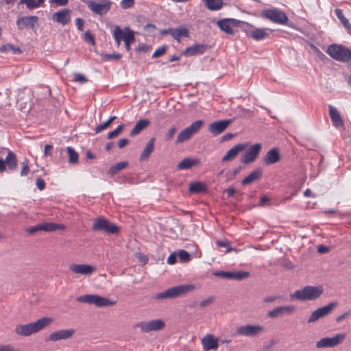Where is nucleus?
Instances as JSON below:
<instances>
[{
	"mask_svg": "<svg viewBox=\"0 0 351 351\" xmlns=\"http://www.w3.org/2000/svg\"><path fill=\"white\" fill-rule=\"evenodd\" d=\"M177 256L179 257L180 260L182 263L189 262L191 260L190 254L184 250H180L177 254Z\"/></svg>",
	"mask_w": 351,
	"mask_h": 351,
	"instance_id": "46",
	"label": "nucleus"
},
{
	"mask_svg": "<svg viewBox=\"0 0 351 351\" xmlns=\"http://www.w3.org/2000/svg\"><path fill=\"white\" fill-rule=\"evenodd\" d=\"M149 121L147 119H141L134 125L130 132V136H134L138 134L143 130L149 125Z\"/></svg>",
	"mask_w": 351,
	"mask_h": 351,
	"instance_id": "33",
	"label": "nucleus"
},
{
	"mask_svg": "<svg viewBox=\"0 0 351 351\" xmlns=\"http://www.w3.org/2000/svg\"><path fill=\"white\" fill-rule=\"evenodd\" d=\"M94 232H104L108 235H118L120 233V228L108 219L99 217L96 218L92 226Z\"/></svg>",
	"mask_w": 351,
	"mask_h": 351,
	"instance_id": "6",
	"label": "nucleus"
},
{
	"mask_svg": "<svg viewBox=\"0 0 351 351\" xmlns=\"http://www.w3.org/2000/svg\"><path fill=\"white\" fill-rule=\"evenodd\" d=\"M52 322V318L45 317L33 323L18 325L16 326L14 332L18 335L27 337L40 331Z\"/></svg>",
	"mask_w": 351,
	"mask_h": 351,
	"instance_id": "1",
	"label": "nucleus"
},
{
	"mask_svg": "<svg viewBox=\"0 0 351 351\" xmlns=\"http://www.w3.org/2000/svg\"><path fill=\"white\" fill-rule=\"evenodd\" d=\"M177 253L176 252H173L172 254H171L169 257L167 258V263L169 264V265H173L176 263V261H177Z\"/></svg>",
	"mask_w": 351,
	"mask_h": 351,
	"instance_id": "59",
	"label": "nucleus"
},
{
	"mask_svg": "<svg viewBox=\"0 0 351 351\" xmlns=\"http://www.w3.org/2000/svg\"><path fill=\"white\" fill-rule=\"evenodd\" d=\"M264 330L263 326L258 325H245L237 329V332L243 336H256Z\"/></svg>",
	"mask_w": 351,
	"mask_h": 351,
	"instance_id": "17",
	"label": "nucleus"
},
{
	"mask_svg": "<svg viewBox=\"0 0 351 351\" xmlns=\"http://www.w3.org/2000/svg\"><path fill=\"white\" fill-rule=\"evenodd\" d=\"M281 300V297L280 296H278V295H269V296H266L264 299H263V302L265 303H271V302H276V301H280Z\"/></svg>",
	"mask_w": 351,
	"mask_h": 351,
	"instance_id": "53",
	"label": "nucleus"
},
{
	"mask_svg": "<svg viewBox=\"0 0 351 351\" xmlns=\"http://www.w3.org/2000/svg\"><path fill=\"white\" fill-rule=\"evenodd\" d=\"M22 169L21 171L20 175L21 176H25L29 173V167L28 165V161L27 160H25L22 162Z\"/></svg>",
	"mask_w": 351,
	"mask_h": 351,
	"instance_id": "51",
	"label": "nucleus"
},
{
	"mask_svg": "<svg viewBox=\"0 0 351 351\" xmlns=\"http://www.w3.org/2000/svg\"><path fill=\"white\" fill-rule=\"evenodd\" d=\"M53 147L51 145L47 144L45 147V155L46 156H51L52 155V151H53Z\"/></svg>",
	"mask_w": 351,
	"mask_h": 351,
	"instance_id": "62",
	"label": "nucleus"
},
{
	"mask_svg": "<svg viewBox=\"0 0 351 351\" xmlns=\"http://www.w3.org/2000/svg\"><path fill=\"white\" fill-rule=\"evenodd\" d=\"M2 152H7L6 157L3 159V162L5 164V165L8 171H14L18 166L16 155L8 148H3Z\"/></svg>",
	"mask_w": 351,
	"mask_h": 351,
	"instance_id": "22",
	"label": "nucleus"
},
{
	"mask_svg": "<svg viewBox=\"0 0 351 351\" xmlns=\"http://www.w3.org/2000/svg\"><path fill=\"white\" fill-rule=\"evenodd\" d=\"M207 49L208 46L206 45L195 43L192 46L186 47L182 51V55L186 57L199 56L204 54Z\"/></svg>",
	"mask_w": 351,
	"mask_h": 351,
	"instance_id": "21",
	"label": "nucleus"
},
{
	"mask_svg": "<svg viewBox=\"0 0 351 351\" xmlns=\"http://www.w3.org/2000/svg\"><path fill=\"white\" fill-rule=\"evenodd\" d=\"M335 14L338 19L341 21L343 27L347 29L351 30V24L350 23L348 19L344 16L343 11L339 8H337L335 10Z\"/></svg>",
	"mask_w": 351,
	"mask_h": 351,
	"instance_id": "38",
	"label": "nucleus"
},
{
	"mask_svg": "<svg viewBox=\"0 0 351 351\" xmlns=\"http://www.w3.org/2000/svg\"><path fill=\"white\" fill-rule=\"evenodd\" d=\"M38 21L37 16H25L19 17L16 20V26L19 30H23L24 29H34L35 24Z\"/></svg>",
	"mask_w": 351,
	"mask_h": 351,
	"instance_id": "15",
	"label": "nucleus"
},
{
	"mask_svg": "<svg viewBox=\"0 0 351 351\" xmlns=\"http://www.w3.org/2000/svg\"><path fill=\"white\" fill-rule=\"evenodd\" d=\"M155 138H151L145 145L143 152L141 154L139 160L146 161L149 159L151 154L154 149Z\"/></svg>",
	"mask_w": 351,
	"mask_h": 351,
	"instance_id": "28",
	"label": "nucleus"
},
{
	"mask_svg": "<svg viewBox=\"0 0 351 351\" xmlns=\"http://www.w3.org/2000/svg\"><path fill=\"white\" fill-rule=\"evenodd\" d=\"M75 332L72 328L66 330H60L51 332L47 338L46 341H57L71 338Z\"/></svg>",
	"mask_w": 351,
	"mask_h": 351,
	"instance_id": "18",
	"label": "nucleus"
},
{
	"mask_svg": "<svg viewBox=\"0 0 351 351\" xmlns=\"http://www.w3.org/2000/svg\"><path fill=\"white\" fill-rule=\"evenodd\" d=\"M345 337L344 334L339 333L332 337L322 338L316 342V347L317 348H333L341 343Z\"/></svg>",
	"mask_w": 351,
	"mask_h": 351,
	"instance_id": "13",
	"label": "nucleus"
},
{
	"mask_svg": "<svg viewBox=\"0 0 351 351\" xmlns=\"http://www.w3.org/2000/svg\"><path fill=\"white\" fill-rule=\"evenodd\" d=\"M125 34V27L122 29L119 25L115 26L112 32L113 37H119V39L123 40H124V36Z\"/></svg>",
	"mask_w": 351,
	"mask_h": 351,
	"instance_id": "45",
	"label": "nucleus"
},
{
	"mask_svg": "<svg viewBox=\"0 0 351 351\" xmlns=\"http://www.w3.org/2000/svg\"><path fill=\"white\" fill-rule=\"evenodd\" d=\"M331 309L332 308H317L312 313L308 322L310 323L317 320L319 318L327 315Z\"/></svg>",
	"mask_w": 351,
	"mask_h": 351,
	"instance_id": "36",
	"label": "nucleus"
},
{
	"mask_svg": "<svg viewBox=\"0 0 351 351\" xmlns=\"http://www.w3.org/2000/svg\"><path fill=\"white\" fill-rule=\"evenodd\" d=\"M201 343L204 351L216 350L219 347V339L211 334L206 335Z\"/></svg>",
	"mask_w": 351,
	"mask_h": 351,
	"instance_id": "20",
	"label": "nucleus"
},
{
	"mask_svg": "<svg viewBox=\"0 0 351 351\" xmlns=\"http://www.w3.org/2000/svg\"><path fill=\"white\" fill-rule=\"evenodd\" d=\"M216 245L219 247H226V252H229L232 250H235L234 249L231 247L230 242H228V241H217Z\"/></svg>",
	"mask_w": 351,
	"mask_h": 351,
	"instance_id": "49",
	"label": "nucleus"
},
{
	"mask_svg": "<svg viewBox=\"0 0 351 351\" xmlns=\"http://www.w3.org/2000/svg\"><path fill=\"white\" fill-rule=\"evenodd\" d=\"M125 36H124V40L130 43H133L135 41L134 32L129 27H125Z\"/></svg>",
	"mask_w": 351,
	"mask_h": 351,
	"instance_id": "42",
	"label": "nucleus"
},
{
	"mask_svg": "<svg viewBox=\"0 0 351 351\" xmlns=\"http://www.w3.org/2000/svg\"><path fill=\"white\" fill-rule=\"evenodd\" d=\"M0 351H19L10 344L2 345L0 346Z\"/></svg>",
	"mask_w": 351,
	"mask_h": 351,
	"instance_id": "57",
	"label": "nucleus"
},
{
	"mask_svg": "<svg viewBox=\"0 0 351 351\" xmlns=\"http://www.w3.org/2000/svg\"><path fill=\"white\" fill-rule=\"evenodd\" d=\"M125 128L124 124H120L115 130L108 134L107 138L112 139L118 136Z\"/></svg>",
	"mask_w": 351,
	"mask_h": 351,
	"instance_id": "44",
	"label": "nucleus"
},
{
	"mask_svg": "<svg viewBox=\"0 0 351 351\" xmlns=\"http://www.w3.org/2000/svg\"><path fill=\"white\" fill-rule=\"evenodd\" d=\"M134 4V0H122L120 2V6L123 9H128L132 7Z\"/></svg>",
	"mask_w": 351,
	"mask_h": 351,
	"instance_id": "54",
	"label": "nucleus"
},
{
	"mask_svg": "<svg viewBox=\"0 0 351 351\" xmlns=\"http://www.w3.org/2000/svg\"><path fill=\"white\" fill-rule=\"evenodd\" d=\"M36 184L37 188L40 191H43L45 188V182L43 179L38 178L36 180Z\"/></svg>",
	"mask_w": 351,
	"mask_h": 351,
	"instance_id": "58",
	"label": "nucleus"
},
{
	"mask_svg": "<svg viewBox=\"0 0 351 351\" xmlns=\"http://www.w3.org/2000/svg\"><path fill=\"white\" fill-rule=\"evenodd\" d=\"M128 165L129 163L127 161L117 162L109 168L108 173L111 176H114L122 169L126 168Z\"/></svg>",
	"mask_w": 351,
	"mask_h": 351,
	"instance_id": "37",
	"label": "nucleus"
},
{
	"mask_svg": "<svg viewBox=\"0 0 351 351\" xmlns=\"http://www.w3.org/2000/svg\"><path fill=\"white\" fill-rule=\"evenodd\" d=\"M69 155V161L71 164H77L79 161V155L72 147L66 148Z\"/></svg>",
	"mask_w": 351,
	"mask_h": 351,
	"instance_id": "40",
	"label": "nucleus"
},
{
	"mask_svg": "<svg viewBox=\"0 0 351 351\" xmlns=\"http://www.w3.org/2000/svg\"><path fill=\"white\" fill-rule=\"evenodd\" d=\"M200 161L196 158H184L180 163L177 165V169L179 170L189 169L193 167L200 165Z\"/></svg>",
	"mask_w": 351,
	"mask_h": 351,
	"instance_id": "29",
	"label": "nucleus"
},
{
	"mask_svg": "<svg viewBox=\"0 0 351 351\" xmlns=\"http://www.w3.org/2000/svg\"><path fill=\"white\" fill-rule=\"evenodd\" d=\"M84 25V21L81 18H77L75 19V25L79 31H82Z\"/></svg>",
	"mask_w": 351,
	"mask_h": 351,
	"instance_id": "60",
	"label": "nucleus"
},
{
	"mask_svg": "<svg viewBox=\"0 0 351 351\" xmlns=\"http://www.w3.org/2000/svg\"><path fill=\"white\" fill-rule=\"evenodd\" d=\"M25 4L26 7L29 10L38 8L36 0H20L19 5Z\"/></svg>",
	"mask_w": 351,
	"mask_h": 351,
	"instance_id": "47",
	"label": "nucleus"
},
{
	"mask_svg": "<svg viewBox=\"0 0 351 351\" xmlns=\"http://www.w3.org/2000/svg\"><path fill=\"white\" fill-rule=\"evenodd\" d=\"M243 31L245 32L247 36L251 37L255 40H262L268 38L270 34L268 32H272L271 29H269L255 27L248 23L244 25Z\"/></svg>",
	"mask_w": 351,
	"mask_h": 351,
	"instance_id": "9",
	"label": "nucleus"
},
{
	"mask_svg": "<svg viewBox=\"0 0 351 351\" xmlns=\"http://www.w3.org/2000/svg\"><path fill=\"white\" fill-rule=\"evenodd\" d=\"M189 191L192 193H205L207 192L208 189L204 183L195 182L191 184Z\"/></svg>",
	"mask_w": 351,
	"mask_h": 351,
	"instance_id": "34",
	"label": "nucleus"
},
{
	"mask_svg": "<svg viewBox=\"0 0 351 351\" xmlns=\"http://www.w3.org/2000/svg\"><path fill=\"white\" fill-rule=\"evenodd\" d=\"M80 302L95 305L98 307L110 306L116 305L117 299L114 297H102L97 294H86L76 298Z\"/></svg>",
	"mask_w": 351,
	"mask_h": 351,
	"instance_id": "2",
	"label": "nucleus"
},
{
	"mask_svg": "<svg viewBox=\"0 0 351 351\" xmlns=\"http://www.w3.org/2000/svg\"><path fill=\"white\" fill-rule=\"evenodd\" d=\"M122 57L121 53H105L102 55V60L104 61H112L119 60Z\"/></svg>",
	"mask_w": 351,
	"mask_h": 351,
	"instance_id": "43",
	"label": "nucleus"
},
{
	"mask_svg": "<svg viewBox=\"0 0 351 351\" xmlns=\"http://www.w3.org/2000/svg\"><path fill=\"white\" fill-rule=\"evenodd\" d=\"M72 11L69 9H62L55 12L52 16V20L56 23L65 25L71 21Z\"/></svg>",
	"mask_w": 351,
	"mask_h": 351,
	"instance_id": "23",
	"label": "nucleus"
},
{
	"mask_svg": "<svg viewBox=\"0 0 351 351\" xmlns=\"http://www.w3.org/2000/svg\"><path fill=\"white\" fill-rule=\"evenodd\" d=\"M194 286L192 285H181L176 287H171L162 292L157 293L154 298L156 300L163 299H174L185 295L189 292L194 289Z\"/></svg>",
	"mask_w": 351,
	"mask_h": 351,
	"instance_id": "4",
	"label": "nucleus"
},
{
	"mask_svg": "<svg viewBox=\"0 0 351 351\" xmlns=\"http://www.w3.org/2000/svg\"><path fill=\"white\" fill-rule=\"evenodd\" d=\"M149 47L147 45H146L145 44H141L139 45L136 48V51H138V52H141V51H143V52H146L147 50H148Z\"/></svg>",
	"mask_w": 351,
	"mask_h": 351,
	"instance_id": "63",
	"label": "nucleus"
},
{
	"mask_svg": "<svg viewBox=\"0 0 351 351\" xmlns=\"http://www.w3.org/2000/svg\"><path fill=\"white\" fill-rule=\"evenodd\" d=\"M204 5L209 10H219L223 4V0H203Z\"/></svg>",
	"mask_w": 351,
	"mask_h": 351,
	"instance_id": "35",
	"label": "nucleus"
},
{
	"mask_svg": "<svg viewBox=\"0 0 351 351\" xmlns=\"http://www.w3.org/2000/svg\"><path fill=\"white\" fill-rule=\"evenodd\" d=\"M213 300H214V298L213 297H209L207 299L203 300L201 302L200 305H201L202 307H204L206 306L211 304L213 303Z\"/></svg>",
	"mask_w": 351,
	"mask_h": 351,
	"instance_id": "61",
	"label": "nucleus"
},
{
	"mask_svg": "<svg viewBox=\"0 0 351 351\" xmlns=\"http://www.w3.org/2000/svg\"><path fill=\"white\" fill-rule=\"evenodd\" d=\"M247 22L231 18L220 19L217 22V26L221 31L230 35H233L234 33L233 27H241L243 30Z\"/></svg>",
	"mask_w": 351,
	"mask_h": 351,
	"instance_id": "8",
	"label": "nucleus"
},
{
	"mask_svg": "<svg viewBox=\"0 0 351 351\" xmlns=\"http://www.w3.org/2000/svg\"><path fill=\"white\" fill-rule=\"evenodd\" d=\"M326 51L330 57L337 61L348 62L351 60V50L343 45H330Z\"/></svg>",
	"mask_w": 351,
	"mask_h": 351,
	"instance_id": "5",
	"label": "nucleus"
},
{
	"mask_svg": "<svg viewBox=\"0 0 351 351\" xmlns=\"http://www.w3.org/2000/svg\"><path fill=\"white\" fill-rule=\"evenodd\" d=\"M261 150V145L260 143L252 145L248 151L241 156V162L243 164H249L254 162L257 158Z\"/></svg>",
	"mask_w": 351,
	"mask_h": 351,
	"instance_id": "16",
	"label": "nucleus"
},
{
	"mask_svg": "<svg viewBox=\"0 0 351 351\" xmlns=\"http://www.w3.org/2000/svg\"><path fill=\"white\" fill-rule=\"evenodd\" d=\"M329 115L332 121V124L336 128L343 126V120L341 118L338 110L332 105L328 106Z\"/></svg>",
	"mask_w": 351,
	"mask_h": 351,
	"instance_id": "25",
	"label": "nucleus"
},
{
	"mask_svg": "<svg viewBox=\"0 0 351 351\" xmlns=\"http://www.w3.org/2000/svg\"><path fill=\"white\" fill-rule=\"evenodd\" d=\"M8 51H12V53L16 55L22 53V50L19 47L14 46L11 43L3 45L0 47V53H6Z\"/></svg>",
	"mask_w": 351,
	"mask_h": 351,
	"instance_id": "39",
	"label": "nucleus"
},
{
	"mask_svg": "<svg viewBox=\"0 0 351 351\" xmlns=\"http://www.w3.org/2000/svg\"><path fill=\"white\" fill-rule=\"evenodd\" d=\"M40 228L41 231L53 232L57 230H64L65 226L63 224H58L53 222H44L40 224Z\"/></svg>",
	"mask_w": 351,
	"mask_h": 351,
	"instance_id": "32",
	"label": "nucleus"
},
{
	"mask_svg": "<svg viewBox=\"0 0 351 351\" xmlns=\"http://www.w3.org/2000/svg\"><path fill=\"white\" fill-rule=\"evenodd\" d=\"M213 275L217 277H220L226 279H234L237 280H241L247 278L250 276V273L244 271H216L213 273Z\"/></svg>",
	"mask_w": 351,
	"mask_h": 351,
	"instance_id": "14",
	"label": "nucleus"
},
{
	"mask_svg": "<svg viewBox=\"0 0 351 351\" xmlns=\"http://www.w3.org/2000/svg\"><path fill=\"white\" fill-rule=\"evenodd\" d=\"M129 143L128 139L127 138H121L118 142V146L120 149L123 148L125 146H126Z\"/></svg>",
	"mask_w": 351,
	"mask_h": 351,
	"instance_id": "64",
	"label": "nucleus"
},
{
	"mask_svg": "<svg viewBox=\"0 0 351 351\" xmlns=\"http://www.w3.org/2000/svg\"><path fill=\"white\" fill-rule=\"evenodd\" d=\"M167 49V45H162V46L158 47L153 53L152 58H157L161 57L166 53Z\"/></svg>",
	"mask_w": 351,
	"mask_h": 351,
	"instance_id": "48",
	"label": "nucleus"
},
{
	"mask_svg": "<svg viewBox=\"0 0 351 351\" xmlns=\"http://www.w3.org/2000/svg\"><path fill=\"white\" fill-rule=\"evenodd\" d=\"M291 309V308H274V310L268 313V316L271 317H280L283 315L285 311H286L287 313H290Z\"/></svg>",
	"mask_w": 351,
	"mask_h": 351,
	"instance_id": "41",
	"label": "nucleus"
},
{
	"mask_svg": "<svg viewBox=\"0 0 351 351\" xmlns=\"http://www.w3.org/2000/svg\"><path fill=\"white\" fill-rule=\"evenodd\" d=\"M171 36L173 39L180 42L181 38L189 37V31L187 28L184 27L172 28Z\"/></svg>",
	"mask_w": 351,
	"mask_h": 351,
	"instance_id": "31",
	"label": "nucleus"
},
{
	"mask_svg": "<svg viewBox=\"0 0 351 351\" xmlns=\"http://www.w3.org/2000/svg\"><path fill=\"white\" fill-rule=\"evenodd\" d=\"M231 119H223L211 123L208 126V131L214 136L222 133L231 123Z\"/></svg>",
	"mask_w": 351,
	"mask_h": 351,
	"instance_id": "19",
	"label": "nucleus"
},
{
	"mask_svg": "<svg viewBox=\"0 0 351 351\" xmlns=\"http://www.w3.org/2000/svg\"><path fill=\"white\" fill-rule=\"evenodd\" d=\"M203 123L204 121L202 120H197L193 122L189 127L178 134L176 143H180L190 139L194 134L200 130Z\"/></svg>",
	"mask_w": 351,
	"mask_h": 351,
	"instance_id": "10",
	"label": "nucleus"
},
{
	"mask_svg": "<svg viewBox=\"0 0 351 351\" xmlns=\"http://www.w3.org/2000/svg\"><path fill=\"white\" fill-rule=\"evenodd\" d=\"M84 40L92 45H95V38L94 37V36L89 32V31H86L84 34Z\"/></svg>",
	"mask_w": 351,
	"mask_h": 351,
	"instance_id": "50",
	"label": "nucleus"
},
{
	"mask_svg": "<svg viewBox=\"0 0 351 351\" xmlns=\"http://www.w3.org/2000/svg\"><path fill=\"white\" fill-rule=\"evenodd\" d=\"M86 5L93 13L103 16L106 14L110 10L112 2L109 0H101V3L88 1L86 2Z\"/></svg>",
	"mask_w": 351,
	"mask_h": 351,
	"instance_id": "12",
	"label": "nucleus"
},
{
	"mask_svg": "<svg viewBox=\"0 0 351 351\" xmlns=\"http://www.w3.org/2000/svg\"><path fill=\"white\" fill-rule=\"evenodd\" d=\"M69 269L75 274H80L83 275H90L96 268L94 266L86 264H71Z\"/></svg>",
	"mask_w": 351,
	"mask_h": 351,
	"instance_id": "24",
	"label": "nucleus"
},
{
	"mask_svg": "<svg viewBox=\"0 0 351 351\" xmlns=\"http://www.w3.org/2000/svg\"><path fill=\"white\" fill-rule=\"evenodd\" d=\"M262 174L263 170L261 168L255 169L242 180V185H247L254 182L258 180L261 177Z\"/></svg>",
	"mask_w": 351,
	"mask_h": 351,
	"instance_id": "30",
	"label": "nucleus"
},
{
	"mask_svg": "<svg viewBox=\"0 0 351 351\" xmlns=\"http://www.w3.org/2000/svg\"><path fill=\"white\" fill-rule=\"evenodd\" d=\"M136 326L140 328L142 332L147 333L163 330L165 323L162 319H153L148 322H140Z\"/></svg>",
	"mask_w": 351,
	"mask_h": 351,
	"instance_id": "11",
	"label": "nucleus"
},
{
	"mask_svg": "<svg viewBox=\"0 0 351 351\" xmlns=\"http://www.w3.org/2000/svg\"><path fill=\"white\" fill-rule=\"evenodd\" d=\"M280 160V154L278 148H272L268 151L263 159L264 163L270 165L278 162Z\"/></svg>",
	"mask_w": 351,
	"mask_h": 351,
	"instance_id": "27",
	"label": "nucleus"
},
{
	"mask_svg": "<svg viewBox=\"0 0 351 351\" xmlns=\"http://www.w3.org/2000/svg\"><path fill=\"white\" fill-rule=\"evenodd\" d=\"M110 125L111 124L108 121H106L102 124L97 125L95 129V134H98V133L101 132V131L108 128L110 126Z\"/></svg>",
	"mask_w": 351,
	"mask_h": 351,
	"instance_id": "52",
	"label": "nucleus"
},
{
	"mask_svg": "<svg viewBox=\"0 0 351 351\" xmlns=\"http://www.w3.org/2000/svg\"><path fill=\"white\" fill-rule=\"evenodd\" d=\"M247 146V144L239 143L229 149L226 154L222 158L223 162L233 160L239 152H243Z\"/></svg>",
	"mask_w": 351,
	"mask_h": 351,
	"instance_id": "26",
	"label": "nucleus"
},
{
	"mask_svg": "<svg viewBox=\"0 0 351 351\" xmlns=\"http://www.w3.org/2000/svg\"><path fill=\"white\" fill-rule=\"evenodd\" d=\"M176 132H177V129L176 127H173L171 129H169L165 135L166 140L169 141V140H171V138H173V137L174 136Z\"/></svg>",
	"mask_w": 351,
	"mask_h": 351,
	"instance_id": "56",
	"label": "nucleus"
},
{
	"mask_svg": "<svg viewBox=\"0 0 351 351\" xmlns=\"http://www.w3.org/2000/svg\"><path fill=\"white\" fill-rule=\"evenodd\" d=\"M260 16L264 19L270 21L274 23L291 27L288 24L289 18L286 13L278 8L264 9L261 12Z\"/></svg>",
	"mask_w": 351,
	"mask_h": 351,
	"instance_id": "7",
	"label": "nucleus"
},
{
	"mask_svg": "<svg viewBox=\"0 0 351 351\" xmlns=\"http://www.w3.org/2000/svg\"><path fill=\"white\" fill-rule=\"evenodd\" d=\"M74 80L81 84L88 82V79L84 75L78 73L74 74Z\"/></svg>",
	"mask_w": 351,
	"mask_h": 351,
	"instance_id": "55",
	"label": "nucleus"
},
{
	"mask_svg": "<svg viewBox=\"0 0 351 351\" xmlns=\"http://www.w3.org/2000/svg\"><path fill=\"white\" fill-rule=\"evenodd\" d=\"M323 291L322 286L307 285L302 289L295 291L291 297L292 300L296 299L301 301L314 300L318 298Z\"/></svg>",
	"mask_w": 351,
	"mask_h": 351,
	"instance_id": "3",
	"label": "nucleus"
}]
</instances>
